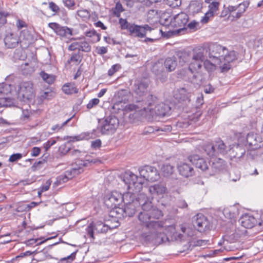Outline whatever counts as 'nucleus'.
Here are the masks:
<instances>
[{
    "mask_svg": "<svg viewBox=\"0 0 263 263\" xmlns=\"http://www.w3.org/2000/svg\"><path fill=\"white\" fill-rule=\"evenodd\" d=\"M78 15L81 17L83 20L85 21L90 17V13L86 9L80 10L77 12Z\"/></svg>",
    "mask_w": 263,
    "mask_h": 263,
    "instance_id": "nucleus-51",
    "label": "nucleus"
},
{
    "mask_svg": "<svg viewBox=\"0 0 263 263\" xmlns=\"http://www.w3.org/2000/svg\"><path fill=\"white\" fill-rule=\"evenodd\" d=\"M118 125V119L115 116H109L100 123L99 129L102 134H110L116 131Z\"/></svg>",
    "mask_w": 263,
    "mask_h": 263,
    "instance_id": "nucleus-8",
    "label": "nucleus"
},
{
    "mask_svg": "<svg viewBox=\"0 0 263 263\" xmlns=\"http://www.w3.org/2000/svg\"><path fill=\"white\" fill-rule=\"evenodd\" d=\"M223 214L225 216L228 217L229 218L234 217L236 215L235 211V208L232 207L231 208H226L223 210Z\"/></svg>",
    "mask_w": 263,
    "mask_h": 263,
    "instance_id": "nucleus-48",
    "label": "nucleus"
},
{
    "mask_svg": "<svg viewBox=\"0 0 263 263\" xmlns=\"http://www.w3.org/2000/svg\"><path fill=\"white\" fill-rule=\"evenodd\" d=\"M151 28L147 25L144 26H138L133 24L129 28L130 34L134 36L143 37L145 36L147 31H151Z\"/></svg>",
    "mask_w": 263,
    "mask_h": 263,
    "instance_id": "nucleus-14",
    "label": "nucleus"
},
{
    "mask_svg": "<svg viewBox=\"0 0 263 263\" xmlns=\"http://www.w3.org/2000/svg\"><path fill=\"white\" fill-rule=\"evenodd\" d=\"M119 23L122 29H126L128 31H129V28H130L133 25L129 23L126 19L122 18L119 19Z\"/></svg>",
    "mask_w": 263,
    "mask_h": 263,
    "instance_id": "nucleus-47",
    "label": "nucleus"
},
{
    "mask_svg": "<svg viewBox=\"0 0 263 263\" xmlns=\"http://www.w3.org/2000/svg\"><path fill=\"white\" fill-rule=\"evenodd\" d=\"M15 101L13 99L9 98H0V107H8L14 106Z\"/></svg>",
    "mask_w": 263,
    "mask_h": 263,
    "instance_id": "nucleus-40",
    "label": "nucleus"
},
{
    "mask_svg": "<svg viewBox=\"0 0 263 263\" xmlns=\"http://www.w3.org/2000/svg\"><path fill=\"white\" fill-rule=\"evenodd\" d=\"M37 255L39 260H44L48 258V255L47 254L46 252L44 251L39 252L37 253Z\"/></svg>",
    "mask_w": 263,
    "mask_h": 263,
    "instance_id": "nucleus-60",
    "label": "nucleus"
},
{
    "mask_svg": "<svg viewBox=\"0 0 263 263\" xmlns=\"http://www.w3.org/2000/svg\"><path fill=\"white\" fill-rule=\"evenodd\" d=\"M216 152L222 155H227L228 149L223 142L221 140H217L215 144Z\"/></svg>",
    "mask_w": 263,
    "mask_h": 263,
    "instance_id": "nucleus-36",
    "label": "nucleus"
},
{
    "mask_svg": "<svg viewBox=\"0 0 263 263\" xmlns=\"http://www.w3.org/2000/svg\"><path fill=\"white\" fill-rule=\"evenodd\" d=\"M100 102V100L97 98H94L90 100L89 103L87 105V108L88 109H91L94 106L97 105Z\"/></svg>",
    "mask_w": 263,
    "mask_h": 263,
    "instance_id": "nucleus-55",
    "label": "nucleus"
},
{
    "mask_svg": "<svg viewBox=\"0 0 263 263\" xmlns=\"http://www.w3.org/2000/svg\"><path fill=\"white\" fill-rule=\"evenodd\" d=\"M17 93L18 97L24 101L32 99L35 97L33 83L30 81L20 83L18 86Z\"/></svg>",
    "mask_w": 263,
    "mask_h": 263,
    "instance_id": "nucleus-7",
    "label": "nucleus"
},
{
    "mask_svg": "<svg viewBox=\"0 0 263 263\" xmlns=\"http://www.w3.org/2000/svg\"><path fill=\"white\" fill-rule=\"evenodd\" d=\"M204 151L210 157L213 156L216 153L215 145H213L211 143L207 144L204 146Z\"/></svg>",
    "mask_w": 263,
    "mask_h": 263,
    "instance_id": "nucleus-46",
    "label": "nucleus"
},
{
    "mask_svg": "<svg viewBox=\"0 0 263 263\" xmlns=\"http://www.w3.org/2000/svg\"><path fill=\"white\" fill-rule=\"evenodd\" d=\"M204 58L203 49H198L194 50L191 61H190L188 70L192 73L194 72H198L202 67ZM184 62H189V61L185 60Z\"/></svg>",
    "mask_w": 263,
    "mask_h": 263,
    "instance_id": "nucleus-6",
    "label": "nucleus"
},
{
    "mask_svg": "<svg viewBox=\"0 0 263 263\" xmlns=\"http://www.w3.org/2000/svg\"><path fill=\"white\" fill-rule=\"evenodd\" d=\"M188 15L184 12H181L174 16L171 19V23L172 26L175 27L181 28L179 29L180 30L184 28L188 22Z\"/></svg>",
    "mask_w": 263,
    "mask_h": 263,
    "instance_id": "nucleus-15",
    "label": "nucleus"
},
{
    "mask_svg": "<svg viewBox=\"0 0 263 263\" xmlns=\"http://www.w3.org/2000/svg\"><path fill=\"white\" fill-rule=\"evenodd\" d=\"M83 172V168L79 167V168L73 167L70 170L67 171L64 176H61L60 177V181L62 182H66L68 179H71L77 175L81 174Z\"/></svg>",
    "mask_w": 263,
    "mask_h": 263,
    "instance_id": "nucleus-22",
    "label": "nucleus"
},
{
    "mask_svg": "<svg viewBox=\"0 0 263 263\" xmlns=\"http://www.w3.org/2000/svg\"><path fill=\"white\" fill-rule=\"evenodd\" d=\"M139 174L141 178H143V183L145 180L154 182L160 178L159 173L155 167L146 165L139 168Z\"/></svg>",
    "mask_w": 263,
    "mask_h": 263,
    "instance_id": "nucleus-9",
    "label": "nucleus"
},
{
    "mask_svg": "<svg viewBox=\"0 0 263 263\" xmlns=\"http://www.w3.org/2000/svg\"><path fill=\"white\" fill-rule=\"evenodd\" d=\"M65 7L69 9H73V7L75 5V2L74 0H63Z\"/></svg>",
    "mask_w": 263,
    "mask_h": 263,
    "instance_id": "nucleus-58",
    "label": "nucleus"
},
{
    "mask_svg": "<svg viewBox=\"0 0 263 263\" xmlns=\"http://www.w3.org/2000/svg\"><path fill=\"white\" fill-rule=\"evenodd\" d=\"M191 92H188L187 90L184 88H182L178 90L174 95L175 98L180 101H184L186 100L190 101V98L191 97Z\"/></svg>",
    "mask_w": 263,
    "mask_h": 263,
    "instance_id": "nucleus-29",
    "label": "nucleus"
},
{
    "mask_svg": "<svg viewBox=\"0 0 263 263\" xmlns=\"http://www.w3.org/2000/svg\"><path fill=\"white\" fill-rule=\"evenodd\" d=\"M249 4L247 3H242L237 6L238 11L236 13V15L234 16V17L238 18L240 17L242 14L246 11L248 8Z\"/></svg>",
    "mask_w": 263,
    "mask_h": 263,
    "instance_id": "nucleus-39",
    "label": "nucleus"
},
{
    "mask_svg": "<svg viewBox=\"0 0 263 263\" xmlns=\"http://www.w3.org/2000/svg\"><path fill=\"white\" fill-rule=\"evenodd\" d=\"M63 91L67 95H71L78 92V89L74 83H66L62 87Z\"/></svg>",
    "mask_w": 263,
    "mask_h": 263,
    "instance_id": "nucleus-35",
    "label": "nucleus"
},
{
    "mask_svg": "<svg viewBox=\"0 0 263 263\" xmlns=\"http://www.w3.org/2000/svg\"><path fill=\"white\" fill-rule=\"evenodd\" d=\"M40 76L45 82L49 84L53 83L55 79V77L53 74L47 73L44 71L40 73Z\"/></svg>",
    "mask_w": 263,
    "mask_h": 263,
    "instance_id": "nucleus-38",
    "label": "nucleus"
},
{
    "mask_svg": "<svg viewBox=\"0 0 263 263\" xmlns=\"http://www.w3.org/2000/svg\"><path fill=\"white\" fill-rule=\"evenodd\" d=\"M128 197H132L130 193L122 194L117 191H113L106 196L104 203L107 208L113 209V212H116V209H120L117 207V205H120L125 200H127Z\"/></svg>",
    "mask_w": 263,
    "mask_h": 263,
    "instance_id": "nucleus-5",
    "label": "nucleus"
},
{
    "mask_svg": "<svg viewBox=\"0 0 263 263\" xmlns=\"http://www.w3.org/2000/svg\"><path fill=\"white\" fill-rule=\"evenodd\" d=\"M247 143L250 146H253V149L257 148L260 145L258 143L260 142V138L253 133H249L246 138Z\"/></svg>",
    "mask_w": 263,
    "mask_h": 263,
    "instance_id": "nucleus-30",
    "label": "nucleus"
},
{
    "mask_svg": "<svg viewBox=\"0 0 263 263\" xmlns=\"http://www.w3.org/2000/svg\"><path fill=\"white\" fill-rule=\"evenodd\" d=\"M36 67V62L34 60L30 63H25L22 64L21 68L23 74L28 75L32 73L35 71Z\"/></svg>",
    "mask_w": 263,
    "mask_h": 263,
    "instance_id": "nucleus-26",
    "label": "nucleus"
},
{
    "mask_svg": "<svg viewBox=\"0 0 263 263\" xmlns=\"http://www.w3.org/2000/svg\"><path fill=\"white\" fill-rule=\"evenodd\" d=\"M204 67L205 69L209 72L214 71L217 67L221 69V66L223 65V62L220 60H206L204 61Z\"/></svg>",
    "mask_w": 263,
    "mask_h": 263,
    "instance_id": "nucleus-24",
    "label": "nucleus"
},
{
    "mask_svg": "<svg viewBox=\"0 0 263 263\" xmlns=\"http://www.w3.org/2000/svg\"><path fill=\"white\" fill-rule=\"evenodd\" d=\"M96 52L98 54L102 55L105 54L107 52V49L105 47H97L96 48Z\"/></svg>",
    "mask_w": 263,
    "mask_h": 263,
    "instance_id": "nucleus-63",
    "label": "nucleus"
},
{
    "mask_svg": "<svg viewBox=\"0 0 263 263\" xmlns=\"http://www.w3.org/2000/svg\"><path fill=\"white\" fill-rule=\"evenodd\" d=\"M226 165L225 161L221 158H215L212 160V167L220 171L223 169Z\"/></svg>",
    "mask_w": 263,
    "mask_h": 263,
    "instance_id": "nucleus-37",
    "label": "nucleus"
},
{
    "mask_svg": "<svg viewBox=\"0 0 263 263\" xmlns=\"http://www.w3.org/2000/svg\"><path fill=\"white\" fill-rule=\"evenodd\" d=\"M164 65L162 61L156 62L152 67V72L155 74L157 80L161 82H165L167 78V72L164 70Z\"/></svg>",
    "mask_w": 263,
    "mask_h": 263,
    "instance_id": "nucleus-12",
    "label": "nucleus"
},
{
    "mask_svg": "<svg viewBox=\"0 0 263 263\" xmlns=\"http://www.w3.org/2000/svg\"><path fill=\"white\" fill-rule=\"evenodd\" d=\"M22 157V155L20 153L14 154L9 157V161L11 162H15Z\"/></svg>",
    "mask_w": 263,
    "mask_h": 263,
    "instance_id": "nucleus-56",
    "label": "nucleus"
},
{
    "mask_svg": "<svg viewBox=\"0 0 263 263\" xmlns=\"http://www.w3.org/2000/svg\"><path fill=\"white\" fill-rule=\"evenodd\" d=\"M5 45L9 48H13L16 47L19 41L16 36H13L12 34L7 35L5 38Z\"/></svg>",
    "mask_w": 263,
    "mask_h": 263,
    "instance_id": "nucleus-31",
    "label": "nucleus"
},
{
    "mask_svg": "<svg viewBox=\"0 0 263 263\" xmlns=\"http://www.w3.org/2000/svg\"><path fill=\"white\" fill-rule=\"evenodd\" d=\"M148 191L153 196H163L167 192L166 187L162 184H156L148 187Z\"/></svg>",
    "mask_w": 263,
    "mask_h": 263,
    "instance_id": "nucleus-23",
    "label": "nucleus"
},
{
    "mask_svg": "<svg viewBox=\"0 0 263 263\" xmlns=\"http://www.w3.org/2000/svg\"><path fill=\"white\" fill-rule=\"evenodd\" d=\"M245 151L239 144H233L230 146L227 154L231 159L239 158L243 156Z\"/></svg>",
    "mask_w": 263,
    "mask_h": 263,
    "instance_id": "nucleus-19",
    "label": "nucleus"
},
{
    "mask_svg": "<svg viewBox=\"0 0 263 263\" xmlns=\"http://www.w3.org/2000/svg\"><path fill=\"white\" fill-rule=\"evenodd\" d=\"M57 142L56 140L53 139H50L48 140L47 142L44 143V146L45 150L48 151L51 146L53 145Z\"/></svg>",
    "mask_w": 263,
    "mask_h": 263,
    "instance_id": "nucleus-59",
    "label": "nucleus"
},
{
    "mask_svg": "<svg viewBox=\"0 0 263 263\" xmlns=\"http://www.w3.org/2000/svg\"><path fill=\"white\" fill-rule=\"evenodd\" d=\"M194 227L199 232L204 230L208 225V221L206 217L202 214H197L193 222Z\"/></svg>",
    "mask_w": 263,
    "mask_h": 263,
    "instance_id": "nucleus-21",
    "label": "nucleus"
},
{
    "mask_svg": "<svg viewBox=\"0 0 263 263\" xmlns=\"http://www.w3.org/2000/svg\"><path fill=\"white\" fill-rule=\"evenodd\" d=\"M145 106H146L145 99L143 100V99H141L140 98H136L135 99V102L134 103L126 105L124 107V110L128 111H140L141 114L144 116V115H143L144 113V108H146Z\"/></svg>",
    "mask_w": 263,
    "mask_h": 263,
    "instance_id": "nucleus-13",
    "label": "nucleus"
},
{
    "mask_svg": "<svg viewBox=\"0 0 263 263\" xmlns=\"http://www.w3.org/2000/svg\"><path fill=\"white\" fill-rule=\"evenodd\" d=\"M239 221L243 227L247 229L253 228L256 222L255 218L253 216L249 215L242 216Z\"/></svg>",
    "mask_w": 263,
    "mask_h": 263,
    "instance_id": "nucleus-25",
    "label": "nucleus"
},
{
    "mask_svg": "<svg viewBox=\"0 0 263 263\" xmlns=\"http://www.w3.org/2000/svg\"><path fill=\"white\" fill-rule=\"evenodd\" d=\"M209 56L211 60H220L223 62L221 66L222 72L227 71L231 68V63L237 59L238 53L219 44H212L209 47Z\"/></svg>",
    "mask_w": 263,
    "mask_h": 263,
    "instance_id": "nucleus-1",
    "label": "nucleus"
},
{
    "mask_svg": "<svg viewBox=\"0 0 263 263\" xmlns=\"http://www.w3.org/2000/svg\"><path fill=\"white\" fill-rule=\"evenodd\" d=\"M163 64L166 68V72H172L174 71L177 65V61L175 57H168L166 58Z\"/></svg>",
    "mask_w": 263,
    "mask_h": 263,
    "instance_id": "nucleus-28",
    "label": "nucleus"
},
{
    "mask_svg": "<svg viewBox=\"0 0 263 263\" xmlns=\"http://www.w3.org/2000/svg\"><path fill=\"white\" fill-rule=\"evenodd\" d=\"M48 26L62 39L72 35V30L66 26H62L57 23H50Z\"/></svg>",
    "mask_w": 263,
    "mask_h": 263,
    "instance_id": "nucleus-11",
    "label": "nucleus"
},
{
    "mask_svg": "<svg viewBox=\"0 0 263 263\" xmlns=\"http://www.w3.org/2000/svg\"><path fill=\"white\" fill-rule=\"evenodd\" d=\"M203 4L201 1H192L189 6V12L193 14L200 12L203 8Z\"/></svg>",
    "mask_w": 263,
    "mask_h": 263,
    "instance_id": "nucleus-27",
    "label": "nucleus"
},
{
    "mask_svg": "<svg viewBox=\"0 0 263 263\" xmlns=\"http://www.w3.org/2000/svg\"><path fill=\"white\" fill-rule=\"evenodd\" d=\"M95 230L99 233H105L108 231V227L101 222L95 224Z\"/></svg>",
    "mask_w": 263,
    "mask_h": 263,
    "instance_id": "nucleus-45",
    "label": "nucleus"
},
{
    "mask_svg": "<svg viewBox=\"0 0 263 263\" xmlns=\"http://www.w3.org/2000/svg\"><path fill=\"white\" fill-rule=\"evenodd\" d=\"M135 197V195H132L131 197L127 198V200L124 201L125 204L124 208L116 209V213H120L123 217L132 216L136 209L137 201H134V198Z\"/></svg>",
    "mask_w": 263,
    "mask_h": 263,
    "instance_id": "nucleus-10",
    "label": "nucleus"
},
{
    "mask_svg": "<svg viewBox=\"0 0 263 263\" xmlns=\"http://www.w3.org/2000/svg\"><path fill=\"white\" fill-rule=\"evenodd\" d=\"M91 47L89 44L85 40L79 41V50L88 52L91 51Z\"/></svg>",
    "mask_w": 263,
    "mask_h": 263,
    "instance_id": "nucleus-43",
    "label": "nucleus"
},
{
    "mask_svg": "<svg viewBox=\"0 0 263 263\" xmlns=\"http://www.w3.org/2000/svg\"><path fill=\"white\" fill-rule=\"evenodd\" d=\"M177 170L180 175L188 178L192 176L194 173V169L192 165L188 163L181 162L178 164Z\"/></svg>",
    "mask_w": 263,
    "mask_h": 263,
    "instance_id": "nucleus-16",
    "label": "nucleus"
},
{
    "mask_svg": "<svg viewBox=\"0 0 263 263\" xmlns=\"http://www.w3.org/2000/svg\"><path fill=\"white\" fill-rule=\"evenodd\" d=\"M12 90L11 85L6 83H0V94L7 95L10 93Z\"/></svg>",
    "mask_w": 263,
    "mask_h": 263,
    "instance_id": "nucleus-42",
    "label": "nucleus"
},
{
    "mask_svg": "<svg viewBox=\"0 0 263 263\" xmlns=\"http://www.w3.org/2000/svg\"><path fill=\"white\" fill-rule=\"evenodd\" d=\"M32 40L31 35L28 32V31H22L20 35V42L21 44V46H23V45L25 46H28Z\"/></svg>",
    "mask_w": 263,
    "mask_h": 263,
    "instance_id": "nucleus-34",
    "label": "nucleus"
},
{
    "mask_svg": "<svg viewBox=\"0 0 263 263\" xmlns=\"http://www.w3.org/2000/svg\"><path fill=\"white\" fill-rule=\"evenodd\" d=\"M85 35L86 36L89 37H92L93 36H96V41H100V34L97 33V32L95 30H91L85 32Z\"/></svg>",
    "mask_w": 263,
    "mask_h": 263,
    "instance_id": "nucleus-53",
    "label": "nucleus"
},
{
    "mask_svg": "<svg viewBox=\"0 0 263 263\" xmlns=\"http://www.w3.org/2000/svg\"><path fill=\"white\" fill-rule=\"evenodd\" d=\"M138 219L142 224H144L149 230L153 239L162 242L167 239L166 235L162 233V222L159 221H150L151 216L147 211L141 212L139 214Z\"/></svg>",
    "mask_w": 263,
    "mask_h": 263,
    "instance_id": "nucleus-2",
    "label": "nucleus"
},
{
    "mask_svg": "<svg viewBox=\"0 0 263 263\" xmlns=\"http://www.w3.org/2000/svg\"><path fill=\"white\" fill-rule=\"evenodd\" d=\"M148 83L146 81H142L135 84L134 91L139 96L138 98L144 100L147 97H145L147 92Z\"/></svg>",
    "mask_w": 263,
    "mask_h": 263,
    "instance_id": "nucleus-20",
    "label": "nucleus"
},
{
    "mask_svg": "<svg viewBox=\"0 0 263 263\" xmlns=\"http://www.w3.org/2000/svg\"><path fill=\"white\" fill-rule=\"evenodd\" d=\"M157 98L153 95H148L145 98L146 108H144V116L153 117L155 116H165L168 114L171 108L164 103L156 104Z\"/></svg>",
    "mask_w": 263,
    "mask_h": 263,
    "instance_id": "nucleus-3",
    "label": "nucleus"
},
{
    "mask_svg": "<svg viewBox=\"0 0 263 263\" xmlns=\"http://www.w3.org/2000/svg\"><path fill=\"white\" fill-rule=\"evenodd\" d=\"M213 16V14H211V13L208 11L205 13L204 16H203L202 18H201V22L202 24L207 23L209 22L210 18L212 17Z\"/></svg>",
    "mask_w": 263,
    "mask_h": 263,
    "instance_id": "nucleus-57",
    "label": "nucleus"
},
{
    "mask_svg": "<svg viewBox=\"0 0 263 263\" xmlns=\"http://www.w3.org/2000/svg\"><path fill=\"white\" fill-rule=\"evenodd\" d=\"M188 160L190 162L194 164L196 167L202 171L206 170L209 167V162L197 155H193L189 156Z\"/></svg>",
    "mask_w": 263,
    "mask_h": 263,
    "instance_id": "nucleus-17",
    "label": "nucleus"
},
{
    "mask_svg": "<svg viewBox=\"0 0 263 263\" xmlns=\"http://www.w3.org/2000/svg\"><path fill=\"white\" fill-rule=\"evenodd\" d=\"M121 67V65L119 64L112 65L108 71V76H112L115 72L118 71Z\"/></svg>",
    "mask_w": 263,
    "mask_h": 263,
    "instance_id": "nucleus-54",
    "label": "nucleus"
},
{
    "mask_svg": "<svg viewBox=\"0 0 263 263\" xmlns=\"http://www.w3.org/2000/svg\"><path fill=\"white\" fill-rule=\"evenodd\" d=\"M134 201H137V205H141L143 211H149L152 208V202L144 193L138 194L136 199H134Z\"/></svg>",
    "mask_w": 263,
    "mask_h": 263,
    "instance_id": "nucleus-18",
    "label": "nucleus"
},
{
    "mask_svg": "<svg viewBox=\"0 0 263 263\" xmlns=\"http://www.w3.org/2000/svg\"><path fill=\"white\" fill-rule=\"evenodd\" d=\"M76 49L79 50V41L73 42L68 46V50L70 51H73Z\"/></svg>",
    "mask_w": 263,
    "mask_h": 263,
    "instance_id": "nucleus-62",
    "label": "nucleus"
},
{
    "mask_svg": "<svg viewBox=\"0 0 263 263\" xmlns=\"http://www.w3.org/2000/svg\"><path fill=\"white\" fill-rule=\"evenodd\" d=\"M81 61V58L79 54L74 53L72 54L68 61L69 63H73L75 65H78Z\"/></svg>",
    "mask_w": 263,
    "mask_h": 263,
    "instance_id": "nucleus-52",
    "label": "nucleus"
},
{
    "mask_svg": "<svg viewBox=\"0 0 263 263\" xmlns=\"http://www.w3.org/2000/svg\"><path fill=\"white\" fill-rule=\"evenodd\" d=\"M174 171V166L168 163H164L161 167V172L164 177H170Z\"/></svg>",
    "mask_w": 263,
    "mask_h": 263,
    "instance_id": "nucleus-32",
    "label": "nucleus"
},
{
    "mask_svg": "<svg viewBox=\"0 0 263 263\" xmlns=\"http://www.w3.org/2000/svg\"><path fill=\"white\" fill-rule=\"evenodd\" d=\"M219 5L220 4L218 2L209 4L208 6L209 10L208 11L214 15L219 10Z\"/></svg>",
    "mask_w": 263,
    "mask_h": 263,
    "instance_id": "nucleus-44",
    "label": "nucleus"
},
{
    "mask_svg": "<svg viewBox=\"0 0 263 263\" xmlns=\"http://www.w3.org/2000/svg\"><path fill=\"white\" fill-rule=\"evenodd\" d=\"M101 144L102 142L101 140L97 139L91 142V146L92 148L95 149H98L101 147Z\"/></svg>",
    "mask_w": 263,
    "mask_h": 263,
    "instance_id": "nucleus-61",
    "label": "nucleus"
},
{
    "mask_svg": "<svg viewBox=\"0 0 263 263\" xmlns=\"http://www.w3.org/2000/svg\"><path fill=\"white\" fill-rule=\"evenodd\" d=\"M123 181L128 190L127 193H130L132 196L139 193L142 189L143 178L140 176L138 177L130 171H127L124 173Z\"/></svg>",
    "mask_w": 263,
    "mask_h": 263,
    "instance_id": "nucleus-4",
    "label": "nucleus"
},
{
    "mask_svg": "<svg viewBox=\"0 0 263 263\" xmlns=\"http://www.w3.org/2000/svg\"><path fill=\"white\" fill-rule=\"evenodd\" d=\"M124 9L121 4L119 2H117L116 4L115 7L113 9L114 14L117 17H119L121 13L124 11Z\"/></svg>",
    "mask_w": 263,
    "mask_h": 263,
    "instance_id": "nucleus-49",
    "label": "nucleus"
},
{
    "mask_svg": "<svg viewBox=\"0 0 263 263\" xmlns=\"http://www.w3.org/2000/svg\"><path fill=\"white\" fill-rule=\"evenodd\" d=\"M49 7L54 12H58L60 10L59 6L53 2L49 3Z\"/></svg>",
    "mask_w": 263,
    "mask_h": 263,
    "instance_id": "nucleus-64",
    "label": "nucleus"
},
{
    "mask_svg": "<svg viewBox=\"0 0 263 263\" xmlns=\"http://www.w3.org/2000/svg\"><path fill=\"white\" fill-rule=\"evenodd\" d=\"M147 211L151 216V218L153 217L155 219H159L163 216L161 211L157 208H153V206L152 209Z\"/></svg>",
    "mask_w": 263,
    "mask_h": 263,
    "instance_id": "nucleus-41",
    "label": "nucleus"
},
{
    "mask_svg": "<svg viewBox=\"0 0 263 263\" xmlns=\"http://www.w3.org/2000/svg\"><path fill=\"white\" fill-rule=\"evenodd\" d=\"M71 119V118H70L61 124H57L53 125L51 127V129L53 131L55 132H59L61 129H62L63 128V127L65 125H66L70 121Z\"/></svg>",
    "mask_w": 263,
    "mask_h": 263,
    "instance_id": "nucleus-50",
    "label": "nucleus"
},
{
    "mask_svg": "<svg viewBox=\"0 0 263 263\" xmlns=\"http://www.w3.org/2000/svg\"><path fill=\"white\" fill-rule=\"evenodd\" d=\"M119 103H126L131 98V95L129 92L126 90H121L117 93Z\"/></svg>",
    "mask_w": 263,
    "mask_h": 263,
    "instance_id": "nucleus-33",
    "label": "nucleus"
}]
</instances>
